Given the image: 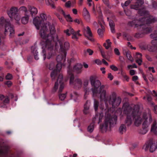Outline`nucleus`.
I'll list each match as a JSON object with an SVG mask.
<instances>
[{
  "label": "nucleus",
  "mask_w": 157,
  "mask_h": 157,
  "mask_svg": "<svg viewBox=\"0 0 157 157\" xmlns=\"http://www.w3.org/2000/svg\"><path fill=\"white\" fill-rule=\"evenodd\" d=\"M48 17L44 13L40 14V17H37L33 19V23L37 29L40 28V34L42 38L46 39H53L54 41L58 40L57 35L55 34L54 26L51 25L48 21Z\"/></svg>",
  "instance_id": "nucleus-1"
},
{
  "label": "nucleus",
  "mask_w": 157,
  "mask_h": 157,
  "mask_svg": "<svg viewBox=\"0 0 157 157\" xmlns=\"http://www.w3.org/2000/svg\"><path fill=\"white\" fill-rule=\"evenodd\" d=\"M139 107H136V110H133L132 115L134 119V124L137 126H139L141 124L142 121H144L142 124V129L140 132V133L144 134L148 131V127L152 121L151 114L150 113H144L142 115L138 110Z\"/></svg>",
  "instance_id": "nucleus-2"
},
{
  "label": "nucleus",
  "mask_w": 157,
  "mask_h": 157,
  "mask_svg": "<svg viewBox=\"0 0 157 157\" xmlns=\"http://www.w3.org/2000/svg\"><path fill=\"white\" fill-rule=\"evenodd\" d=\"M57 38H58V36ZM45 39L46 40V42L42 47L43 50L42 55L43 56L44 60H45L46 58L49 59L52 56V54L51 52L53 48L52 40L55 42H59L60 49L62 51L67 50L69 48L70 44L67 41H66L63 44H62L61 42L59 41V39L56 41H54L53 39H49L48 38H47Z\"/></svg>",
  "instance_id": "nucleus-3"
},
{
  "label": "nucleus",
  "mask_w": 157,
  "mask_h": 157,
  "mask_svg": "<svg viewBox=\"0 0 157 157\" xmlns=\"http://www.w3.org/2000/svg\"><path fill=\"white\" fill-rule=\"evenodd\" d=\"M117 120V117L116 115L111 116L109 114H106L104 123L100 126L101 131L105 132L109 131L110 128L116 124Z\"/></svg>",
  "instance_id": "nucleus-4"
},
{
  "label": "nucleus",
  "mask_w": 157,
  "mask_h": 157,
  "mask_svg": "<svg viewBox=\"0 0 157 157\" xmlns=\"http://www.w3.org/2000/svg\"><path fill=\"white\" fill-rule=\"evenodd\" d=\"M156 20L155 18H153L152 16H150L145 18H141L139 20H134L132 21L129 22V25L131 26L137 27L139 26H141L145 23L146 24H147L152 22H154Z\"/></svg>",
  "instance_id": "nucleus-5"
},
{
  "label": "nucleus",
  "mask_w": 157,
  "mask_h": 157,
  "mask_svg": "<svg viewBox=\"0 0 157 157\" xmlns=\"http://www.w3.org/2000/svg\"><path fill=\"white\" fill-rule=\"evenodd\" d=\"M106 99V101L104 102L106 107L108 106L107 104L108 102L110 105H112L113 107H115L118 106L121 102V99L119 97L117 98L116 94L115 93H113L110 95H108Z\"/></svg>",
  "instance_id": "nucleus-6"
},
{
  "label": "nucleus",
  "mask_w": 157,
  "mask_h": 157,
  "mask_svg": "<svg viewBox=\"0 0 157 157\" xmlns=\"http://www.w3.org/2000/svg\"><path fill=\"white\" fill-rule=\"evenodd\" d=\"M4 25L5 32H9L10 36H13L14 33V30L10 22L6 20H5L3 17H0V28L3 27Z\"/></svg>",
  "instance_id": "nucleus-7"
},
{
  "label": "nucleus",
  "mask_w": 157,
  "mask_h": 157,
  "mask_svg": "<svg viewBox=\"0 0 157 157\" xmlns=\"http://www.w3.org/2000/svg\"><path fill=\"white\" fill-rule=\"evenodd\" d=\"M64 56L62 55H59L57 57L56 60L58 62V64L56 66V69L53 71L51 74V77L52 79H55L56 76L62 68V64L61 63V61L64 59V57H65L66 55L65 52L64 53Z\"/></svg>",
  "instance_id": "nucleus-8"
},
{
  "label": "nucleus",
  "mask_w": 157,
  "mask_h": 157,
  "mask_svg": "<svg viewBox=\"0 0 157 157\" xmlns=\"http://www.w3.org/2000/svg\"><path fill=\"white\" fill-rule=\"evenodd\" d=\"M63 76L60 74L58 76L57 81L55 82L54 86L52 90L53 92L58 91V92H61L63 90L64 85L63 82Z\"/></svg>",
  "instance_id": "nucleus-9"
},
{
  "label": "nucleus",
  "mask_w": 157,
  "mask_h": 157,
  "mask_svg": "<svg viewBox=\"0 0 157 157\" xmlns=\"http://www.w3.org/2000/svg\"><path fill=\"white\" fill-rule=\"evenodd\" d=\"M105 87L104 85L101 86L96 94V95H98L100 100L104 101H106V99L109 95V91L107 89H105Z\"/></svg>",
  "instance_id": "nucleus-10"
},
{
  "label": "nucleus",
  "mask_w": 157,
  "mask_h": 157,
  "mask_svg": "<svg viewBox=\"0 0 157 157\" xmlns=\"http://www.w3.org/2000/svg\"><path fill=\"white\" fill-rule=\"evenodd\" d=\"M143 149L145 151L149 150L151 152H153L157 149V143L153 140H150L144 146Z\"/></svg>",
  "instance_id": "nucleus-11"
},
{
  "label": "nucleus",
  "mask_w": 157,
  "mask_h": 157,
  "mask_svg": "<svg viewBox=\"0 0 157 157\" xmlns=\"http://www.w3.org/2000/svg\"><path fill=\"white\" fill-rule=\"evenodd\" d=\"M68 74L70 78V85H74L79 87L81 86L82 82L80 79L77 78L74 81V77L72 72L68 71Z\"/></svg>",
  "instance_id": "nucleus-12"
},
{
  "label": "nucleus",
  "mask_w": 157,
  "mask_h": 157,
  "mask_svg": "<svg viewBox=\"0 0 157 157\" xmlns=\"http://www.w3.org/2000/svg\"><path fill=\"white\" fill-rule=\"evenodd\" d=\"M123 108L124 109V106H123ZM131 111V109L130 107L128 106L126 109H124V113L127 114V117L126 120L125 121V123L127 125H129L132 123V119L131 116L129 115L130 112Z\"/></svg>",
  "instance_id": "nucleus-13"
},
{
  "label": "nucleus",
  "mask_w": 157,
  "mask_h": 157,
  "mask_svg": "<svg viewBox=\"0 0 157 157\" xmlns=\"http://www.w3.org/2000/svg\"><path fill=\"white\" fill-rule=\"evenodd\" d=\"M83 33L85 36L87 37L89 40L93 42L94 40L92 37V34L90 29L89 26L84 27L83 28Z\"/></svg>",
  "instance_id": "nucleus-14"
},
{
  "label": "nucleus",
  "mask_w": 157,
  "mask_h": 157,
  "mask_svg": "<svg viewBox=\"0 0 157 157\" xmlns=\"http://www.w3.org/2000/svg\"><path fill=\"white\" fill-rule=\"evenodd\" d=\"M93 87L92 88L93 94L94 95H96L97 93L98 88L101 86V83L100 81L99 80H96L93 83L91 84ZM102 85H101L102 86Z\"/></svg>",
  "instance_id": "nucleus-15"
},
{
  "label": "nucleus",
  "mask_w": 157,
  "mask_h": 157,
  "mask_svg": "<svg viewBox=\"0 0 157 157\" xmlns=\"http://www.w3.org/2000/svg\"><path fill=\"white\" fill-rule=\"evenodd\" d=\"M103 117V115L102 112L97 113L93 118V121L94 122H97L98 124H99L102 121Z\"/></svg>",
  "instance_id": "nucleus-16"
},
{
  "label": "nucleus",
  "mask_w": 157,
  "mask_h": 157,
  "mask_svg": "<svg viewBox=\"0 0 157 157\" xmlns=\"http://www.w3.org/2000/svg\"><path fill=\"white\" fill-rule=\"evenodd\" d=\"M17 9L16 7L11 8L7 12V14L11 19L13 18V16L17 13Z\"/></svg>",
  "instance_id": "nucleus-17"
},
{
  "label": "nucleus",
  "mask_w": 157,
  "mask_h": 157,
  "mask_svg": "<svg viewBox=\"0 0 157 157\" xmlns=\"http://www.w3.org/2000/svg\"><path fill=\"white\" fill-rule=\"evenodd\" d=\"M83 16L87 21H90V14L88 10L85 7L83 9Z\"/></svg>",
  "instance_id": "nucleus-18"
},
{
  "label": "nucleus",
  "mask_w": 157,
  "mask_h": 157,
  "mask_svg": "<svg viewBox=\"0 0 157 157\" xmlns=\"http://www.w3.org/2000/svg\"><path fill=\"white\" fill-rule=\"evenodd\" d=\"M59 12L61 14H63L67 21L69 22H72L73 21L72 18L70 14H68L66 15L65 13L61 8L59 9Z\"/></svg>",
  "instance_id": "nucleus-19"
},
{
  "label": "nucleus",
  "mask_w": 157,
  "mask_h": 157,
  "mask_svg": "<svg viewBox=\"0 0 157 157\" xmlns=\"http://www.w3.org/2000/svg\"><path fill=\"white\" fill-rule=\"evenodd\" d=\"M143 3L144 1L142 0H140L136 5L131 6V8L136 10H139Z\"/></svg>",
  "instance_id": "nucleus-20"
},
{
  "label": "nucleus",
  "mask_w": 157,
  "mask_h": 157,
  "mask_svg": "<svg viewBox=\"0 0 157 157\" xmlns=\"http://www.w3.org/2000/svg\"><path fill=\"white\" fill-rule=\"evenodd\" d=\"M123 52L124 53L126 54V57L129 60L132 62H133V59L131 56L130 52L125 48H123Z\"/></svg>",
  "instance_id": "nucleus-21"
},
{
  "label": "nucleus",
  "mask_w": 157,
  "mask_h": 157,
  "mask_svg": "<svg viewBox=\"0 0 157 157\" xmlns=\"http://www.w3.org/2000/svg\"><path fill=\"white\" fill-rule=\"evenodd\" d=\"M89 82L87 80L85 81L84 82V89L85 91L84 94V98H86V95H88L89 93L90 89L87 87L88 85Z\"/></svg>",
  "instance_id": "nucleus-22"
},
{
  "label": "nucleus",
  "mask_w": 157,
  "mask_h": 157,
  "mask_svg": "<svg viewBox=\"0 0 157 157\" xmlns=\"http://www.w3.org/2000/svg\"><path fill=\"white\" fill-rule=\"evenodd\" d=\"M32 53L33 54L34 58L36 60H37L39 59V57L38 55V52L37 51L36 47L35 46L32 47L31 48Z\"/></svg>",
  "instance_id": "nucleus-23"
},
{
  "label": "nucleus",
  "mask_w": 157,
  "mask_h": 157,
  "mask_svg": "<svg viewBox=\"0 0 157 157\" xmlns=\"http://www.w3.org/2000/svg\"><path fill=\"white\" fill-rule=\"evenodd\" d=\"M30 14L24 15V16L22 17L21 18V22L23 24H26L29 21Z\"/></svg>",
  "instance_id": "nucleus-24"
},
{
  "label": "nucleus",
  "mask_w": 157,
  "mask_h": 157,
  "mask_svg": "<svg viewBox=\"0 0 157 157\" xmlns=\"http://www.w3.org/2000/svg\"><path fill=\"white\" fill-rule=\"evenodd\" d=\"M151 131L157 135V122L155 121L153 122L151 125Z\"/></svg>",
  "instance_id": "nucleus-25"
},
{
  "label": "nucleus",
  "mask_w": 157,
  "mask_h": 157,
  "mask_svg": "<svg viewBox=\"0 0 157 157\" xmlns=\"http://www.w3.org/2000/svg\"><path fill=\"white\" fill-rule=\"evenodd\" d=\"M82 66L80 64H77L74 67V70L77 73H80L81 72Z\"/></svg>",
  "instance_id": "nucleus-26"
},
{
  "label": "nucleus",
  "mask_w": 157,
  "mask_h": 157,
  "mask_svg": "<svg viewBox=\"0 0 157 157\" xmlns=\"http://www.w3.org/2000/svg\"><path fill=\"white\" fill-rule=\"evenodd\" d=\"M107 19L108 21H109V24L111 32L112 33L114 32L115 24L113 21L112 20H109V18L108 17H107Z\"/></svg>",
  "instance_id": "nucleus-27"
},
{
  "label": "nucleus",
  "mask_w": 157,
  "mask_h": 157,
  "mask_svg": "<svg viewBox=\"0 0 157 157\" xmlns=\"http://www.w3.org/2000/svg\"><path fill=\"white\" fill-rule=\"evenodd\" d=\"M64 32L67 36H69L71 35V34L74 33V30L72 28H70L68 29L64 30Z\"/></svg>",
  "instance_id": "nucleus-28"
},
{
  "label": "nucleus",
  "mask_w": 157,
  "mask_h": 157,
  "mask_svg": "<svg viewBox=\"0 0 157 157\" xmlns=\"http://www.w3.org/2000/svg\"><path fill=\"white\" fill-rule=\"evenodd\" d=\"M111 44L112 43L110 40L108 39L106 40V42L104 43L103 46L105 47V49H108L111 47Z\"/></svg>",
  "instance_id": "nucleus-29"
},
{
  "label": "nucleus",
  "mask_w": 157,
  "mask_h": 157,
  "mask_svg": "<svg viewBox=\"0 0 157 157\" xmlns=\"http://www.w3.org/2000/svg\"><path fill=\"white\" fill-rule=\"evenodd\" d=\"M98 22L99 24H100L102 27V25L104 24V22L101 12H100L99 13V16L98 18Z\"/></svg>",
  "instance_id": "nucleus-30"
},
{
  "label": "nucleus",
  "mask_w": 157,
  "mask_h": 157,
  "mask_svg": "<svg viewBox=\"0 0 157 157\" xmlns=\"http://www.w3.org/2000/svg\"><path fill=\"white\" fill-rule=\"evenodd\" d=\"M20 11H22L24 12V15L30 14L29 11L27 10V8L24 6H21L19 9Z\"/></svg>",
  "instance_id": "nucleus-31"
},
{
  "label": "nucleus",
  "mask_w": 157,
  "mask_h": 157,
  "mask_svg": "<svg viewBox=\"0 0 157 157\" xmlns=\"http://www.w3.org/2000/svg\"><path fill=\"white\" fill-rule=\"evenodd\" d=\"M30 12L32 15H35L37 13V9L33 7H31L30 9Z\"/></svg>",
  "instance_id": "nucleus-32"
},
{
  "label": "nucleus",
  "mask_w": 157,
  "mask_h": 157,
  "mask_svg": "<svg viewBox=\"0 0 157 157\" xmlns=\"http://www.w3.org/2000/svg\"><path fill=\"white\" fill-rule=\"evenodd\" d=\"M126 130V128L124 124L121 125L119 128V131L121 134H123L124 132H125Z\"/></svg>",
  "instance_id": "nucleus-33"
},
{
  "label": "nucleus",
  "mask_w": 157,
  "mask_h": 157,
  "mask_svg": "<svg viewBox=\"0 0 157 157\" xmlns=\"http://www.w3.org/2000/svg\"><path fill=\"white\" fill-rule=\"evenodd\" d=\"M14 18L16 21V22L17 23H18L19 22V21L20 20V15L17 13L15 15L13 16V18Z\"/></svg>",
  "instance_id": "nucleus-34"
},
{
  "label": "nucleus",
  "mask_w": 157,
  "mask_h": 157,
  "mask_svg": "<svg viewBox=\"0 0 157 157\" xmlns=\"http://www.w3.org/2000/svg\"><path fill=\"white\" fill-rule=\"evenodd\" d=\"M88 101H87L86 103L85 104L84 106V109L83 110V112L85 114L87 113V112H86V110L87 111L89 109L90 105L88 103Z\"/></svg>",
  "instance_id": "nucleus-35"
},
{
  "label": "nucleus",
  "mask_w": 157,
  "mask_h": 157,
  "mask_svg": "<svg viewBox=\"0 0 157 157\" xmlns=\"http://www.w3.org/2000/svg\"><path fill=\"white\" fill-rule=\"evenodd\" d=\"M99 105V101L96 100H94V107L95 111L98 110V106Z\"/></svg>",
  "instance_id": "nucleus-36"
},
{
  "label": "nucleus",
  "mask_w": 157,
  "mask_h": 157,
  "mask_svg": "<svg viewBox=\"0 0 157 157\" xmlns=\"http://www.w3.org/2000/svg\"><path fill=\"white\" fill-rule=\"evenodd\" d=\"M45 2L47 5L50 6L52 8H55V6L52 3L51 0H45Z\"/></svg>",
  "instance_id": "nucleus-37"
},
{
  "label": "nucleus",
  "mask_w": 157,
  "mask_h": 157,
  "mask_svg": "<svg viewBox=\"0 0 157 157\" xmlns=\"http://www.w3.org/2000/svg\"><path fill=\"white\" fill-rule=\"evenodd\" d=\"M94 123L91 124L88 127L87 130L88 132H92L94 129Z\"/></svg>",
  "instance_id": "nucleus-38"
},
{
  "label": "nucleus",
  "mask_w": 157,
  "mask_h": 157,
  "mask_svg": "<svg viewBox=\"0 0 157 157\" xmlns=\"http://www.w3.org/2000/svg\"><path fill=\"white\" fill-rule=\"evenodd\" d=\"M67 95V93H66L65 94H60L59 95V99L62 101L63 100L66 98Z\"/></svg>",
  "instance_id": "nucleus-39"
},
{
  "label": "nucleus",
  "mask_w": 157,
  "mask_h": 157,
  "mask_svg": "<svg viewBox=\"0 0 157 157\" xmlns=\"http://www.w3.org/2000/svg\"><path fill=\"white\" fill-rule=\"evenodd\" d=\"M78 94L75 92H74L73 94L71 95V98L75 101V100L78 98Z\"/></svg>",
  "instance_id": "nucleus-40"
},
{
  "label": "nucleus",
  "mask_w": 157,
  "mask_h": 157,
  "mask_svg": "<svg viewBox=\"0 0 157 157\" xmlns=\"http://www.w3.org/2000/svg\"><path fill=\"white\" fill-rule=\"evenodd\" d=\"M142 54L141 53L137 52L136 53V55L134 56V58L136 59H142Z\"/></svg>",
  "instance_id": "nucleus-41"
},
{
  "label": "nucleus",
  "mask_w": 157,
  "mask_h": 157,
  "mask_svg": "<svg viewBox=\"0 0 157 157\" xmlns=\"http://www.w3.org/2000/svg\"><path fill=\"white\" fill-rule=\"evenodd\" d=\"M96 77L95 76H91L90 78V81L91 84H93V83L95 81Z\"/></svg>",
  "instance_id": "nucleus-42"
},
{
  "label": "nucleus",
  "mask_w": 157,
  "mask_h": 157,
  "mask_svg": "<svg viewBox=\"0 0 157 157\" xmlns=\"http://www.w3.org/2000/svg\"><path fill=\"white\" fill-rule=\"evenodd\" d=\"M74 21L75 22L77 23L78 24H81L82 25H83V23L82 20L80 19H75Z\"/></svg>",
  "instance_id": "nucleus-43"
},
{
  "label": "nucleus",
  "mask_w": 157,
  "mask_h": 157,
  "mask_svg": "<svg viewBox=\"0 0 157 157\" xmlns=\"http://www.w3.org/2000/svg\"><path fill=\"white\" fill-rule=\"evenodd\" d=\"M6 79L7 80H11L13 78L12 75L8 73L6 76Z\"/></svg>",
  "instance_id": "nucleus-44"
},
{
  "label": "nucleus",
  "mask_w": 157,
  "mask_h": 157,
  "mask_svg": "<svg viewBox=\"0 0 157 157\" xmlns=\"http://www.w3.org/2000/svg\"><path fill=\"white\" fill-rule=\"evenodd\" d=\"M111 69L114 71H117L118 70L117 67L114 65H112L110 66Z\"/></svg>",
  "instance_id": "nucleus-45"
},
{
  "label": "nucleus",
  "mask_w": 157,
  "mask_h": 157,
  "mask_svg": "<svg viewBox=\"0 0 157 157\" xmlns=\"http://www.w3.org/2000/svg\"><path fill=\"white\" fill-rule=\"evenodd\" d=\"M131 2V0H128L126 1L124 5H122V4H121V5H122V6L123 8H124V7H126L128 6L129 4Z\"/></svg>",
  "instance_id": "nucleus-46"
},
{
  "label": "nucleus",
  "mask_w": 157,
  "mask_h": 157,
  "mask_svg": "<svg viewBox=\"0 0 157 157\" xmlns=\"http://www.w3.org/2000/svg\"><path fill=\"white\" fill-rule=\"evenodd\" d=\"M98 33L100 36L102 37L103 35V30L102 29H99L98 30Z\"/></svg>",
  "instance_id": "nucleus-47"
},
{
  "label": "nucleus",
  "mask_w": 157,
  "mask_h": 157,
  "mask_svg": "<svg viewBox=\"0 0 157 157\" xmlns=\"http://www.w3.org/2000/svg\"><path fill=\"white\" fill-rule=\"evenodd\" d=\"M128 69L133 68H137V66L136 64L134 63L132 65H128L127 66Z\"/></svg>",
  "instance_id": "nucleus-48"
},
{
  "label": "nucleus",
  "mask_w": 157,
  "mask_h": 157,
  "mask_svg": "<svg viewBox=\"0 0 157 157\" xmlns=\"http://www.w3.org/2000/svg\"><path fill=\"white\" fill-rule=\"evenodd\" d=\"M5 84L7 85L8 87H10L12 86V82L10 81H8L5 82Z\"/></svg>",
  "instance_id": "nucleus-49"
},
{
  "label": "nucleus",
  "mask_w": 157,
  "mask_h": 157,
  "mask_svg": "<svg viewBox=\"0 0 157 157\" xmlns=\"http://www.w3.org/2000/svg\"><path fill=\"white\" fill-rule=\"evenodd\" d=\"M87 4L89 6H91L93 5H94V3L92 0H87Z\"/></svg>",
  "instance_id": "nucleus-50"
},
{
  "label": "nucleus",
  "mask_w": 157,
  "mask_h": 157,
  "mask_svg": "<svg viewBox=\"0 0 157 157\" xmlns=\"http://www.w3.org/2000/svg\"><path fill=\"white\" fill-rule=\"evenodd\" d=\"M54 66L55 65L54 63H52L49 65L48 67L49 70H52L53 69Z\"/></svg>",
  "instance_id": "nucleus-51"
},
{
  "label": "nucleus",
  "mask_w": 157,
  "mask_h": 157,
  "mask_svg": "<svg viewBox=\"0 0 157 157\" xmlns=\"http://www.w3.org/2000/svg\"><path fill=\"white\" fill-rule=\"evenodd\" d=\"M136 61L139 65H141L142 62V59H136Z\"/></svg>",
  "instance_id": "nucleus-52"
},
{
  "label": "nucleus",
  "mask_w": 157,
  "mask_h": 157,
  "mask_svg": "<svg viewBox=\"0 0 157 157\" xmlns=\"http://www.w3.org/2000/svg\"><path fill=\"white\" fill-rule=\"evenodd\" d=\"M7 150L6 148V149H0V154L5 153H6Z\"/></svg>",
  "instance_id": "nucleus-53"
},
{
  "label": "nucleus",
  "mask_w": 157,
  "mask_h": 157,
  "mask_svg": "<svg viewBox=\"0 0 157 157\" xmlns=\"http://www.w3.org/2000/svg\"><path fill=\"white\" fill-rule=\"evenodd\" d=\"M103 2L107 6L109 5V2L108 0H102Z\"/></svg>",
  "instance_id": "nucleus-54"
},
{
  "label": "nucleus",
  "mask_w": 157,
  "mask_h": 157,
  "mask_svg": "<svg viewBox=\"0 0 157 157\" xmlns=\"http://www.w3.org/2000/svg\"><path fill=\"white\" fill-rule=\"evenodd\" d=\"M108 78H109L110 80H112L113 79V76L111 73H109L108 74Z\"/></svg>",
  "instance_id": "nucleus-55"
},
{
  "label": "nucleus",
  "mask_w": 157,
  "mask_h": 157,
  "mask_svg": "<svg viewBox=\"0 0 157 157\" xmlns=\"http://www.w3.org/2000/svg\"><path fill=\"white\" fill-rule=\"evenodd\" d=\"M114 52L116 54L119 56L120 55V53L118 49L115 48L114 49Z\"/></svg>",
  "instance_id": "nucleus-56"
},
{
  "label": "nucleus",
  "mask_w": 157,
  "mask_h": 157,
  "mask_svg": "<svg viewBox=\"0 0 157 157\" xmlns=\"http://www.w3.org/2000/svg\"><path fill=\"white\" fill-rule=\"evenodd\" d=\"M94 62L98 65H101L102 64L101 61L99 59H96L94 61Z\"/></svg>",
  "instance_id": "nucleus-57"
},
{
  "label": "nucleus",
  "mask_w": 157,
  "mask_h": 157,
  "mask_svg": "<svg viewBox=\"0 0 157 157\" xmlns=\"http://www.w3.org/2000/svg\"><path fill=\"white\" fill-rule=\"evenodd\" d=\"M87 52L89 53V55H91L93 53V51L90 49H88L87 50Z\"/></svg>",
  "instance_id": "nucleus-58"
},
{
  "label": "nucleus",
  "mask_w": 157,
  "mask_h": 157,
  "mask_svg": "<svg viewBox=\"0 0 157 157\" xmlns=\"http://www.w3.org/2000/svg\"><path fill=\"white\" fill-rule=\"evenodd\" d=\"M71 6V2L69 1L65 3V6L67 7H70Z\"/></svg>",
  "instance_id": "nucleus-59"
},
{
  "label": "nucleus",
  "mask_w": 157,
  "mask_h": 157,
  "mask_svg": "<svg viewBox=\"0 0 157 157\" xmlns=\"http://www.w3.org/2000/svg\"><path fill=\"white\" fill-rule=\"evenodd\" d=\"M5 103H8L9 102V100L8 97H6L3 101Z\"/></svg>",
  "instance_id": "nucleus-60"
},
{
  "label": "nucleus",
  "mask_w": 157,
  "mask_h": 157,
  "mask_svg": "<svg viewBox=\"0 0 157 157\" xmlns=\"http://www.w3.org/2000/svg\"><path fill=\"white\" fill-rule=\"evenodd\" d=\"M138 79V77L136 75H135L132 77V80L133 81H136Z\"/></svg>",
  "instance_id": "nucleus-61"
},
{
  "label": "nucleus",
  "mask_w": 157,
  "mask_h": 157,
  "mask_svg": "<svg viewBox=\"0 0 157 157\" xmlns=\"http://www.w3.org/2000/svg\"><path fill=\"white\" fill-rule=\"evenodd\" d=\"M73 35L72 36V38L73 39H75L77 40L78 39V36L74 33V34H72Z\"/></svg>",
  "instance_id": "nucleus-62"
},
{
  "label": "nucleus",
  "mask_w": 157,
  "mask_h": 157,
  "mask_svg": "<svg viewBox=\"0 0 157 157\" xmlns=\"http://www.w3.org/2000/svg\"><path fill=\"white\" fill-rule=\"evenodd\" d=\"M130 74L131 75H133L135 74V71L134 70H131L130 71Z\"/></svg>",
  "instance_id": "nucleus-63"
},
{
  "label": "nucleus",
  "mask_w": 157,
  "mask_h": 157,
  "mask_svg": "<svg viewBox=\"0 0 157 157\" xmlns=\"http://www.w3.org/2000/svg\"><path fill=\"white\" fill-rule=\"evenodd\" d=\"M101 52L102 57L104 58H105L106 56L105 54V52L101 50Z\"/></svg>",
  "instance_id": "nucleus-64"
}]
</instances>
